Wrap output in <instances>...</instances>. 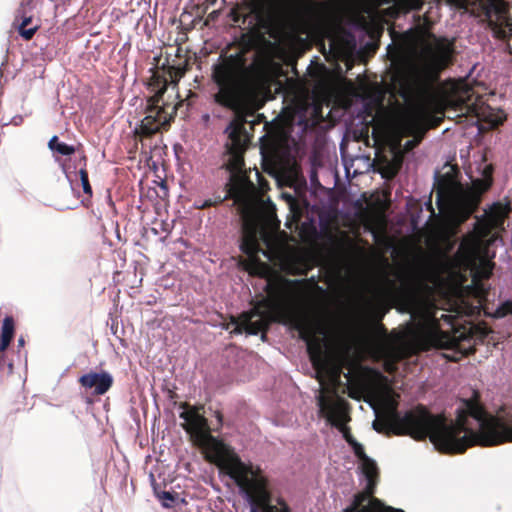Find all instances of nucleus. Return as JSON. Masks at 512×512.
Masks as SVG:
<instances>
[{"mask_svg": "<svg viewBox=\"0 0 512 512\" xmlns=\"http://www.w3.org/2000/svg\"><path fill=\"white\" fill-rule=\"evenodd\" d=\"M288 319L299 332L301 339L306 343L307 351L319 382V394L316 396L319 412L327 421L343 433L344 438L352 446L360 460L359 468L365 478V492L354 496L353 502L343 512H404L383 505L378 499L372 498L377 477L376 463L364 453L363 446L355 441L348 433L346 423L349 421L347 403L336 394V385L340 379V371L332 367L323 354V335L321 322L307 315L291 316L288 314H241L233 319V332L241 334L246 332L257 335L264 332L270 323L281 322ZM185 410L180 413L184 420L183 428L190 435L192 441L201 447L206 458L216 464L240 488L250 505V512H275L269 504V494L266 489V480L259 468L247 465L231 447L217 440L210 434L207 420L199 414L196 407L184 405Z\"/></svg>", "mask_w": 512, "mask_h": 512, "instance_id": "1", "label": "nucleus"}, {"mask_svg": "<svg viewBox=\"0 0 512 512\" xmlns=\"http://www.w3.org/2000/svg\"><path fill=\"white\" fill-rule=\"evenodd\" d=\"M365 393V402L376 416L372 427L377 432L409 435L416 440L429 437L434 447L445 453H461L473 445L493 446L512 441V422L488 414L476 401L464 400L457 408L455 421H447L423 407L401 415L386 384L369 383Z\"/></svg>", "mask_w": 512, "mask_h": 512, "instance_id": "2", "label": "nucleus"}, {"mask_svg": "<svg viewBox=\"0 0 512 512\" xmlns=\"http://www.w3.org/2000/svg\"><path fill=\"white\" fill-rule=\"evenodd\" d=\"M225 132L228 133L225 165L230 172L226 197L233 198L241 212V250L249 257L261 252L269 260H277L280 269L287 274H306L310 264L305 256L283 247L268 231V228H279L275 205L270 201L267 204L260 201L255 194L254 184L243 173V153L248 144V134L235 123H231Z\"/></svg>", "mask_w": 512, "mask_h": 512, "instance_id": "3", "label": "nucleus"}, {"mask_svg": "<svg viewBox=\"0 0 512 512\" xmlns=\"http://www.w3.org/2000/svg\"><path fill=\"white\" fill-rule=\"evenodd\" d=\"M408 312L414 324L415 334L423 349L429 347L457 349L460 336L450 335L440 328V320L453 326V317L441 313L429 299L414 298L408 305Z\"/></svg>", "mask_w": 512, "mask_h": 512, "instance_id": "4", "label": "nucleus"}, {"mask_svg": "<svg viewBox=\"0 0 512 512\" xmlns=\"http://www.w3.org/2000/svg\"><path fill=\"white\" fill-rule=\"evenodd\" d=\"M488 186L489 183L476 191L464 187L453 176H441L437 182L436 204L447 222L456 228L474 212L480 200V193Z\"/></svg>", "mask_w": 512, "mask_h": 512, "instance_id": "5", "label": "nucleus"}, {"mask_svg": "<svg viewBox=\"0 0 512 512\" xmlns=\"http://www.w3.org/2000/svg\"><path fill=\"white\" fill-rule=\"evenodd\" d=\"M486 223L477 220L473 231L463 237L457 251L453 256L457 268L470 270L474 281L488 279L494 269V263L487 255V246L483 238L488 234Z\"/></svg>", "mask_w": 512, "mask_h": 512, "instance_id": "6", "label": "nucleus"}, {"mask_svg": "<svg viewBox=\"0 0 512 512\" xmlns=\"http://www.w3.org/2000/svg\"><path fill=\"white\" fill-rule=\"evenodd\" d=\"M213 79L218 86L215 100L233 110L242 106L244 94V63L237 55H230L213 66Z\"/></svg>", "mask_w": 512, "mask_h": 512, "instance_id": "7", "label": "nucleus"}, {"mask_svg": "<svg viewBox=\"0 0 512 512\" xmlns=\"http://www.w3.org/2000/svg\"><path fill=\"white\" fill-rule=\"evenodd\" d=\"M412 50L415 72L425 80L435 79L450 58V48L436 38L419 37Z\"/></svg>", "mask_w": 512, "mask_h": 512, "instance_id": "8", "label": "nucleus"}, {"mask_svg": "<svg viewBox=\"0 0 512 512\" xmlns=\"http://www.w3.org/2000/svg\"><path fill=\"white\" fill-rule=\"evenodd\" d=\"M447 4L465 12L473 10L476 3L482 8L488 27L498 38L512 34L508 5L504 0H445Z\"/></svg>", "mask_w": 512, "mask_h": 512, "instance_id": "9", "label": "nucleus"}, {"mask_svg": "<svg viewBox=\"0 0 512 512\" xmlns=\"http://www.w3.org/2000/svg\"><path fill=\"white\" fill-rule=\"evenodd\" d=\"M167 87L161 89L151 100L146 108V115L141 120L140 130L143 134L150 135L161 127L169 124L176 113L177 105L165 103L162 95Z\"/></svg>", "mask_w": 512, "mask_h": 512, "instance_id": "10", "label": "nucleus"}, {"mask_svg": "<svg viewBox=\"0 0 512 512\" xmlns=\"http://www.w3.org/2000/svg\"><path fill=\"white\" fill-rule=\"evenodd\" d=\"M422 114V106L413 103L411 107L402 113L395 122V129L400 135H412L415 132H418L413 139L405 142V152L412 150L421 141L422 132H419L418 130L420 128Z\"/></svg>", "mask_w": 512, "mask_h": 512, "instance_id": "11", "label": "nucleus"}, {"mask_svg": "<svg viewBox=\"0 0 512 512\" xmlns=\"http://www.w3.org/2000/svg\"><path fill=\"white\" fill-rule=\"evenodd\" d=\"M79 381L84 388H94L95 394L102 395L112 386L113 378L108 372L88 373L81 376Z\"/></svg>", "mask_w": 512, "mask_h": 512, "instance_id": "12", "label": "nucleus"}, {"mask_svg": "<svg viewBox=\"0 0 512 512\" xmlns=\"http://www.w3.org/2000/svg\"><path fill=\"white\" fill-rule=\"evenodd\" d=\"M33 16L34 15L31 14L21 18H14L13 25L17 28L19 35L25 40H30L39 28L38 25L26 28V26L32 22Z\"/></svg>", "mask_w": 512, "mask_h": 512, "instance_id": "13", "label": "nucleus"}, {"mask_svg": "<svg viewBox=\"0 0 512 512\" xmlns=\"http://www.w3.org/2000/svg\"><path fill=\"white\" fill-rule=\"evenodd\" d=\"M417 82L418 80L411 82L409 79H404L403 82L400 84L401 97L404 99L405 102L412 103L418 96L419 84Z\"/></svg>", "mask_w": 512, "mask_h": 512, "instance_id": "14", "label": "nucleus"}, {"mask_svg": "<svg viewBox=\"0 0 512 512\" xmlns=\"http://www.w3.org/2000/svg\"><path fill=\"white\" fill-rule=\"evenodd\" d=\"M35 0H22L15 11L14 18H21L25 16H29L31 14L34 15L35 10Z\"/></svg>", "mask_w": 512, "mask_h": 512, "instance_id": "15", "label": "nucleus"}, {"mask_svg": "<svg viewBox=\"0 0 512 512\" xmlns=\"http://www.w3.org/2000/svg\"><path fill=\"white\" fill-rule=\"evenodd\" d=\"M157 498L161 502L162 506L165 508H171L174 506V504L178 500V496L175 493L169 492V491H162L159 493H156Z\"/></svg>", "mask_w": 512, "mask_h": 512, "instance_id": "16", "label": "nucleus"}, {"mask_svg": "<svg viewBox=\"0 0 512 512\" xmlns=\"http://www.w3.org/2000/svg\"><path fill=\"white\" fill-rule=\"evenodd\" d=\"M14 330L13 318L10 316L5 317L2 323L1 337L13 338Z\"/></svg>", "mask_w": 512, "mask_h": 512, "instance_id": "17", "label": "nucleus"}, {"mask_svg": "<svg viewBox=\"0 0 512 512\" xmlns=\"http://www.w3.org/2000/svg\"><path fill=\"white\" fill-rule=\"evenodd\" d=\"M302 110H304L303 107H301L300 111L297 112V115H293L291 117V119L289 120V124H297L301 126L303 129H306L309 123L308 120L303 117Z\"/></svg>", "mask_w": 512, "mask_h": 512, "instance_id": "18", "label": "nucleus"}, {"mask_svg": "<svg viewBox=\"0 0 512 512\" xmlns=\"http://www.w3.org/2000/svg\"><path fill=\"white\" fill-rule=\"evenodd\" d=\"M79 175H80V180H81V184H82L84 193L88 194V195H92V188L89 184L88 174H87L86 170L81 169L79 171Z\"/></svg>", "mask_w": 512, "mask_h": 512, "instance_id": "19", "label": "nucleus"}, {"mask_svg": "<svg viewBox=\"0 0 512 512\" xmlns=\"http://www.w3.org/2000/svg\"><path fill=\"white\" fill-rule=\"evenodd\" d=\"M396 3L406 10L417 9L420 6V0H396Z\"/></svg>", "mask_w": 512, "mask_h": 512, "instance_id": "20", "label": "nucleus"}, {"mask_svg": "<svg viewBox=\"0 0 512 512\" xmlns=\"http://www.w3.org/2000/svg\"><path fill=\"white\" fill-rule=\"evenodd\" d=\"M55 152L60 155L69 156L75 152V148L72 145L61 142L60 144H57Z\"/></svg>", "mask_w": 512, "mask_h": 512, "instance_id": "21", "label": "nucleus"}, {"mask_svg": "<svg viewBox=\"0 0 512 512\" xmlns=\"http://www.w3.org/2000/svg\"><path fill=\"white\" fill-rule=\"evenodd\" d=\"M183 74H184V70L178 69L175 72V76H171V78H172V89L173 90L176 88L177 81L183 76Z\"/></svg>", "mask_w": 512, "mask_h": 512, "instance_id": "22", "label": "nucleus"}, {"mask_svg": "<svg viewBox=\"0 0 512 512\" xmlns=\"http://www.w3.org/2000/svg\"><path fill=\"white\" fill-rule=\"evenodd\" d=\"M12 338L1 337L0 352L5 351L10 345Z\"/></svg>", "mask_w": 512, "mask_h": 512, "instance_id": "23", "label": "nucleus"}, {"mask_svg": "<svg viewBox=\"0 0 512 512\" xmlns=\"http://www.w3.org/2000/svg\"><path fill=\"white\" fill-rule=\"evenodd\" d=\"M12 338L1 337L0 352L5 351L10 345Z\"/></svg>", "mask_w": 512, "mask_h": 512, "instance_id": "24", "label": "nucleus"}, {"mask_svg": "<svg viewBox=\"0 0 512 512\" xmlns=\"http://www.w3.org/2000/svg\"><path fill=\"white\" fill-rule=\"evenodd\" d=\"M61 142L58 141V137L57 136H53L49 142H48V147L52 150V151H55L56 150V146L57 144H60Z\"/></svg>", "mask_w": 512, "mask_h": 512, "instance_id": "25", "label": "nucleus"}, {"mask_svg": "<svg viewBox=\"0 0 512 512\" xmlns=\"http://www.w3.org/2000/svg\"><path fill=\"white\" fill-rule=\"evenodd\" d=\"M502 315H505L507 313H512V301H507L502 306Z\"/></svg>", "mask_w": 512, "mask_h": 512, "instance_id": "26", "label": "nucleus"}, {"mask_svg": "<svg viewBox=\"0 0 512 512\" xmlns=\"http://www.w3.org/2000/svg\"><path fill=\"white\" fill-rule=\"evenodd\" d=\"M24 343H25V341H24L23 337H20V338L18 339V346H19V347H22V346H24Z\"/></svg>", "mask_w": 512, "mask_h": 512, "instance_id": "27", "label": "nucleus"}, {"mask_svg": "<svg viewBox=\"0 0 512 512\" xmlns=\"http://www.w3.org/2000/svg\"><path fill=\"white\" fill-rule=\"evenodd\" d=\"M502 121H503V117H502V116H500V117H498V119L494 122V124H496V125H497V124L501 123Z\"/></svg>", "mask_w": 512, "mask_h": 512, "instance_id": "28", "label": "nucleus"}, {"mask_svg": "<svg viewBox=\"0 0 512 512\" xmlns=\"http://www.w3.org/2000/svg\"><path fill=\"white\" fill-rule=\"evenodd\" d=\"M288 200H289L290 206H292L294 204V199L292 198V196L289 195Z\"/></svg>", "mask_w": 512, "mask_h": 512, "instance_id": "29", "label": "nucleus"}, {"mask_svg": "<svg viewBox=\"0 0 512 512\" xmlns=\"http://www.w3.org/2000/svg\"><path fill=\"white\" fill-rule=\"evenodd\" d=\"M8 370H9V373L13 372V364L12 363L8 364Z\"/></svg>", "mask_w": 512, "mask_h": 512, "instance_id": "30", "label": "nucleus"}, {"mask_svg": "<svg viewBox=\"0 0 512 512\" xmlns=\"http://www.w3.org/2000/svg\"><path fill=\"white\" fill-rule=\"evenodd\" d=\"M334 45H335V41H334V40H332V41H331V43H330V48H331V49H334Z\"/></svg>", "mask_w": 512, "mask_h": 512, "instance_id": "31", "label": "nucleus"}]
</instances>
